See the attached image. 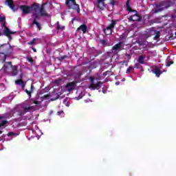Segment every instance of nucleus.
<instances>
[{
	"mask_svg": "<svg viewBox=\"0 0 176 176\" xmlns=\"http://www.w3.org/2000/svg\"><path fill=\"white\" fill-rule=\"evenodd\" d=\"M23 14H30L32 12L38 13L39 12V3H34L31 6L27 5H21L19 6Z\"/></svg>",
	"mask_w": 176,
	"mask_h": 176,
	"instance_id": "f257e3e1",
	"label": "nucleus"
},
{
	"mask_svg": "<svg viewBox=\"0 0 176 176\" xmlns=\"http://www.w3.org/2000/svg\"><path fill=\"white\" fill-rule=\"evenodd\" d=\"M130 1L131 0H127L126 3V8L129 13H135L133 15H131L129 18V21H141V19H142L140 14H138V12L135 10L131 9V7H130Z\"/></svg>",
	"mask_w": 176,
	"mask_h": 176,
	"instance_id": "f03ea898",
	"label": "nucleus"
},
{
	"mask_svg": "<svg viewBox=\"0 0 176 176\" xmlns=\"http://www.w3.org/2000/svg\"><path fill=\"white\" fill-rule=\"evenodd\" d=\"M176 3V0H168L166 1H161L160 3L155 4L156 8H160L162 10L171 8Z\"/></svg>",
	"mask_w": 176,
	"mask_h": 176,
	"instance_id": "7ed1b4c3",
	"label": "nucleus"
},
{
	"mask_svg": "<svg viewBox=\"0 0 176 176\" xmlns=\"http://www.w3.org/2000/svg\"><path fill=\"white\" fill-rule=\"evenodd\" d=\"M65 5L68 9H73L76 10L77 13H80V8H79V4L76 3V0H66Z\"/></svg>",
	"mask_w": 176,
	"mask_h": 176,
	"instance_id": "20e7f679",
	"label": "nucleus"
},
{
	"mask_svg": "<svg viewBox=\"0 0 176 176\" xmlns=\"http://www.w3.org/2000/svg\"><path fill=\"white\" fill-rule=\"evenodd\" d=\"M89 80L91 83L89 85V89H91V90H98L101 87L100 85H102L101 81H98L96 82V81H94V77L93 76L89 77Z\"/></svg>",
	"mask_w": 176,
	"mask_h": 176,
	"instance_id": "39448f33",
	"label": "nucleus"
},
{
	"mask_svg": "<svg viewBox=\"0 0 176 176\" xmlns=\"http://www.w3.org/2000/svg\"><path fill=\"white\" fill-rule=\"evenodd\" d=\"M118 20H112L111 24H109L105 29H103V32L105 35H112V31L116 25Z\"/></svg>",
	"mask_w": 176,
	"mask_h": 176,
	"instance_id": "423d86ee",
	"label": "nucleus"
},
{
	"mask_svg": "<svg viewBox=\"0 0 176 176\" xmlns=\"http://www.w3.org/2000/svg\"><path fill=\"white\" fill-rule=\"evenodd\" d=\"M32 17H34V20L32 24L33 25H35L36 28H38V30L41 31V30H42V25L41 24V23L38 22V20L41 19V16L38 13H33Z\"/></svg>",
	"mask_w": 176,
	"mask_h": 176,
	"instance_id": "0eeeda50",
	"label": "nucleus"
},
{
	"mask_svg": "<svg viewBox=\"0 0 176 176\" xmlns=\"http://www.w3.org/2000/svg\"><path fill=\"white\" fill-rule=\"evenodd\" d=\"M124 45V43L119 42L112 47L111 52L113 54H118L119 52H121L122 47Z\"/></svg>",
	"mask_w": 176,
	"mask_h": 176,
	"instance_id": "6e6552de",
	"label": "nucleus"
},
{
	"mask_svg": "<svg viewBox=\"0 0 176 176\" xmlns=\"http://www.w3.org/2000/svg\"><path fill=\"white\" fill-rule=\"evenodd\" d=\"M12 46L9 43H4L0 45V52L8 54L9 53V49H11Z\"/></svg>",
	"mask_w": 176,
	"mask_h": 176,
	"instance_id": "1a4fd4ad",
	"label": "nucleus"
},
{
	"mask_svg": "<svg viewBox=\"0 0 176 176\" xmlns=\"http://www.w3.org/2000/svg\"><path fill=\"white\" fill-rule=\"evenodd\" d=\"M13 34H16V32L10 31V29H9V28L5 26V29L3 31V35L8 36L9 41H12V36L10 35H13Z\"/></svg>",
	"mask_w": 176,
	"mask_h": 176,
	"instance_id": "9d476101",
	"label": "nucleus"
},
{
	"mask_svg": "<svg viewBox=\"0 0 176 176\" xmlns=\"http://www.w3.org/2000/svg\"><path fill=\"white\" fill-rule=\"evenodd\" d=\"M39 16L41 17H49V14L47 13V12H46V10H45V3L42 4V6H41V5L39 4Z\"/></svg>",
	"mask_w": 176,
	"mask_h": 176,
	"instance_id": "9b49d317",
	"label": "nucleus"
},
{
	"mask_svg": "<svg viewBox=\"0 0 176 176\" xmlns=\"http://www.w3.org/2000/svg\"><path fill=\"white\" fill-rule=\"evenodd\" d=\"M152 68H153L152 69L153 74H155L157 78H160V75L163 74V72H162V70H160V69L156 65L152 66Z\"/></svg>",
	"mask_w": 176,
	"mask_h": 176,
	"instance_id": "f8f14e48",
	"label": "nucleus"
},
{
	"mask_svg": "<svg viewBox=\"0 0 176 176\" xmlns=\"http://www.w3.org/2000/svg\"><path fill=\"white\" fill-rule=\"evenodd\" d=\"M24 113V111L21 110L19 107H16L13 109V115H14V116L21 118V116H24V115H25V114H21V113Z\"/></svg>",
	"mask_w": 176,
	"mask_h": 176,
	"instance_id": "ddd939ff",
	"label": "nucleus"
},
{
	"mask_svg": "<svg viewBox=\"0 0 176 176\" xmlns=\"http://www.w3.org/2000/svg\"><path fill=\"white\" fill-rule=\"evenodd\" d=\"M75 87H76V82L75 81L69 82L66 84V89H68L69 91L75 90Z\"/></svg>",
	"mask_w": 176,
	"mask_h": 176,
	"instance_id": "4468645a",
	"label": "nucleus"
},
{
	"mask_svg": "<svg viewBox=\"0 0 176 176\" xmlns=\"http://www.w3.org/2000/svg\"><path fill=\"white\" fill-rule=\"evenodd\" d=\"M5 5H7V6H9L10 8L13 10V12H16L17 10L14 8V1L13 0H6Z\"/></svg>",
	"mask_w": 176,
	"mask_h": 176,
	"instance_id": "2eb2a0df",
	"label": "nucleus"
},
{
	"mask_svg": "<svg viewBox=\"0 0 176 176\" xmlns=\"http://www.w3.org/2000/svg\"><path fill=\"white\" fill-rule=\"evenodd\" d=\"M97 3L100 10H104L105 9V0H98Z\"/></svg>",
	"mask_w": 176,
	"mask_h": 176,
	"instance_id": "dca6fc26",
	"label": "nucleus"
},
{
	"mask_svg": "<svg viewBox=\"0 0 176 176\" xmlns=\"http://www.w3.org/2000/svg\"><path fill=\"white\" fill-rule=\"evenodd\" d=\"M32 108H33L32 106H28V107L22 106V109H23V113H21V115H25V113H27V112H30V111H31Z\"/></svg>",
	"mask_w": 176,
	"mask_h": 176,
	"instance_id": "f3484780",
	"label": "nucleus"
},
{
	"mask_svg": "<svg viewBox=\"0 0 176 176\" xmlns=\"http://www.w3.org/2000/svg\"><path fill=\"white\" fill-rule=\"evenodd\" d=\"M109 5H111L112 8H114L115 6H119V0H109Z\"/></svg>",
	"mask_w": 176,
	"mask_h": 176,
	"instance_id": "a211bd4d",
	"label": "nucleus"
},
{
	"mask_svg": "<svg viewBox=\"0 0 176 176\" xmlns=\"http://www.w3.org/2000/svg\"><path fill=\"white\" fill-rule=\"evenodd\" d=\"M82 31L83 34H86L87 32V26H86V25L82 24L78 28V31Z\"/></svg>",
	"mask_w": 176,
	"mask_h": 176,
	"instance_id": "6ab92c4d",
	"label": "nucleus"
},
{
	"mask_svg": "<svg viewBox=\"0 0 176 176\" xmlns=\"http://www.w3.org/2000/svg\"><path fill=\"white\" fill-rule=\"evenodd\" d=\"M25 91L26 92V94H28V96H29L30 97H31V95L32 94V93L34 92V85L32 84H31L30 85V90L28 91V89H25Z\"/></svg>",
	"mask_w": 176,
	"mask_h": 176,
	"instance_id": "aec40b11",
	"label": "nucleus"
},
{
	"mask_svg": "<svg viewBox=\"0 0 176 176\" xmlns=\"http://www.w3.org/2000/svg\"><path fill=\"white\" fill-rule=\"evenodd\" d=\"M6 54H4L3 52H0V61H2V63H5L6 61Z\"/></svg>",
	"mask_w": 176,
	"mask_h": 176,
	"instance_id": "412c9836",
	"label": "nucleus"
},
{
	"mask_svg": "<svg viewBox=\"0 0 176 176\" xmlns=\"http://www.w3.org/2000/svg\"><path fill=\"white\" fill-rule=\"evenodd\" d=\"M139 64H145V56L140 55L138 59Z\"/></svg>",
	"mask_w": 176,
	"mask_h": 176,
	"instance_id": "4be33fe9",
	"label": "nucleus"
},
{
	"mask_svg": "<svg viewBox=\"0 0 176 176\" xmlns=\"http://www.w3.org/2000/svg\"><path fill=\"white\" fill-rule=\"evenodd\" d=\"M23 82H24V81H23V74H21L20 79L16 80L15 81V85H19V86H21Z\"/></svg>",
	"mask_w": 176,
	"mask_h": 176,
	"instance_id": "5701e85b",
	"label": "nucleus"
},
{
	"mask_svg": "<svg viewBox=\"0 0 176 176\" xmlns=\"http://www.w3.org/2000/svg\"><path fill=\"white\" fill-rule=\"evenodd\" d=\"M154 41H157L160 38V31L155 30L154 31Z\"/></svg>",
	"mask_w": 176,
	"mask_h": 176,
	"instance_id": "b1692460",
	"label": "nucleus"
},
{
	"mask_svg": "<svg viewBox=\"0 0 176 176\" xmlns=\"http://www.w3.org/2000/svg\"><path fill=\"white\" fill-rule=\"evenodd\" d=\"M11 67L12 68V74L13 75V76H16V75H17V66L16 65H12Z\"/></svg>",
	"mask_w": 176,
	"mask_h": 176,
	"instance_id": "393cba45",
	"label": "nucleus"
},
{
	"mask_svg": "<svg viewBox=\"0 0 176 176\" xmlns=\"http://www.w3.org/2000/svg\"><path fill=\"white\" fill-rule=\"evenodd\" d=\"M160 12H163V9H161L160 8H157L152 10V13L154 14H156Z\"/></svg>",
	"mask_w": 176,
	"mask_h": 176,
	"instance_id": "a878e982",
	"label": "nucleus"
},
{
	"mask_svg": "<svg viewBox=\"0 0 176 176\" xmlns=\"http://www.w3.org/2000/svg\"><path fill=\"white\" fill-rule=\"evenodd\" d=\"M131 72H134V67L129 66L126 71V74H131Z\"/></svg>",
	"mask_w": 176,
	"mask_h": 176,
	"instance_id": "bb28decb",
	"label": "nucleus"
},
{
	"mask_svg": "<svg viewBox=\"0 0 176 176\" xmlns=\"http://www.w3.org/2000/svg\"><path fill=\"white\" fill-rule=\"evenodd\" d=\"M74 76H75L76 79L80 78V76H82V72L79 71V72L75 73Z\"/></svg>",
	"mask_w": 176,
	"mask_h": 176,
	"instance_id": "cd10ccee",
	"label": "nucleus"
},
{
	"mask_svg": "<svg viewBox=\"0 0 176 176\" xmlns=\"http://www.w3.org/2000/svg\"><path fill=\"white\" fill-rule=\"evenodd\" d=\"M36 41H38V38H33L32 41L28 43V45H35V42H36Z\"/></svg>",
	"mask_w": 176,
	"mask_h": 176,
	"instance_id": "c85d7f7f",
	"label": "nucleus"
},
{
	"mask_svg": "<svg viewBox=\"0 0 176 176\" xmlns=\"http://www.w3.org/2000/svg\"><path fill=\"white\" fill-rule=\"evenodd\" d=\"M6 124H8V120H3L1 121V123H0V127H3V126H5Z\"/></svg>",
	"mask_w": 176,
	"mask_h": 176,
	"instance_id": "c756f323",
	"label": "nucleus"
},
{
	"mask_svg": "<svg viewBox=\"0 0 176 176\" xmlns=\"http://www.w3.org/2000/svg\"><path fill=\"white\" fill-rule=\"evenodd\" d=\"M141 63H137L135 64L134 68H136L137 69H140V68H142V66L140 65Z\"/></svg>",
	"mask_w": 176,
	"mask_h": 176,
	"instance_id": "7c9ffc66",
	"label": "nucleus"
},
{
	"mask_svg": "<svg viewBox=\"0 0 176 176\" xmlns=\"http://www.w3.org/2000/svg\"><path fill=\"white\" fill-rule=\"evenodd\" d=\"M0 21L1 23H5V21H6V17L0 15Z\"/></svg>",
	"mask_w": 176,
	"mask_h": 176,
	"instance_id": "2f4dec72",
	"label": "nucleus"
},
{
	"mask_svg": "<svg viewBox=\"0 0 176 176\" xmlns=\"http://www.w3.org/2000/svg\"><path fill=\"white\" fill-rule=\"evenodd\" d=\"M111 72H112L111 70H110V71H107V72H105L103 73V76H107V75H110Z\"/></svg>",
	"mask_w": 176,
	"mask_h": 176,
	"instance_id": "473e14b6",
	"label": "nucleus"
},
{
	"mask_svg": "<svg viewBox=\"0 0 176 176\" xmlns=\"http://www.w3.org/2000/svg\"><path fill=\"white\" fill-rule=\"evenodd\" d=\"M8 137H12L13 135H16V133L14 132H9L8 134H7Z\"/></svg>",
	"mask_w": 176,
	"mask_h": 176,
	"instance_id": "72a5a7b5",
	"label": "nucleus"
},
{
	"mask_svg": "<svg viewBox=\"0 0 176 176\" xmlns=\"http://www.w3.org/2000/svg\"><path fill=\"white\" fill-rule=\"evenodd\" d=\"M26 59L28 61V63H34V59H32V57H27Z\"/></svg>",
	"mask_w": 176,
	"mask_h": 176,
	"instance_id": "f704fd0d",
	"label": "nucleus"
},
{
	"mask_svg": "<svg viewBox=\"0 0 176 176\" xmlns=\"http://www.w3.org/2000/svg\"><path fill=\"white\" fill-rule=\"evenodd\" d=\"M172 64H174V61H173V60L168 61L166 63V67H170V65H172Z\"/></svg>",
	"mask_w": 176,
	"mask_h": 176,
	"instance_id": "c9c22d12",
	"label": "nucleus"
},
{
	"mask_svg": "<svg viewBox=\"0 0 176 176\" xmlns=\"http://www.w3.org/2000/svg\"><path fill=\"white\" fill-rule=\"evenodd\" d=\"M61 80H62L61 78H58V79H56L54 82L56 85H58L60 83V82H61Z\"/></svg>",
	"mask_w": 176,
	"mask_h": 176,
	"instance_id": "e433bc0d",
	"label": "nucleus"
},
{
	"mask_svg": "<svg viewBox=\"0 0 176 176\" xmlns=\"http://www.w3.org/2000/svg\"><path fill=\"white\" fill-rule=\"evenodd\" d=\"M63 28H63V27H61V26L60 25V23H58V22L57 30H63Z\"/></svg>",
	"mask_w": 176,
	"mask_h": 176,
	"instance_id": "4c0bfd02",
	"label": "nucleus"
},
{
	"mask_svg": "<svg viewBox=\"0 0 176 176\" xmlns=\"http://www.w3.org/2000/svg\"><path fill=\"white\" fill-rule=\"evenodd\" d=\"M125 56L126 58H129V60H130L131 58V54H125Z\"/></svg>",
	"mask_w": 176,
	"mask_h": 176,
	"instance_id": "58836bf2",
	"label": "nucleus"
},
{
	"mask_svg": "<svg viewBox=\"0 0 176 176\" xmlns=\"http://www.w3.org/2000/svg\"><path fill=\"white\" fill-rule=\"evenodd\" d=\"M68 56L67 55H64L63 56L60 57V60H65Z\"/></svg>",
	"mask_w": 176,
	"mask_h": 176,
	"instance_id": "ea45409f",
	"label": "nucleus"
},
{
	"mask_svg": "<svg viewBox=\"0 0 176 176\" xmlns=\"http://www.w3.org/2000/svg\"><path fill=\"white\" fill-rule=\"evenodd\" d=\"M1 27H4V30H5V27H6V21L3 22Z\"/></svg>",
	"mask_w": 176,
	"mask_h": 176,
	"instance_id": "a19ab883",
	"label": "nucleus"
},
{
	"mask_svg": "<svg viewBox=\"0 0 176 176\" xmlns=\"http://www.w3.org/2000/svg\"><path fill=\"white\" fill-rule=\"evenodd\" d=\"M61 113H64V111H58V112H57V115H58V116H60V115H61Z\"/></svg>",
	"mask_w": 176,
	"mask_h": 176,
	"instance_id": "79ce46f5",
	"label": "nucleus"
},
{
	"mask_svg": "<svg viewBox=\"0 0 176 176\" xmlns=\"http://www.w3.org/2000/svg\"><path fill=\"white\" fill-rule=\"evenodd\" d=\"M33 104H36V105H38L39 101L34 100V101H33Z\"/></svg>",
	"mask_w": 176,
	"mask_h": 176,
	"instance_id": "37998d69",
	"label": "nucleus"
},
{
	"mask_svg": "<svg viewBox=\"0 0 176 176\" xmlns=\"http://www.w3.org/2000/svg\"><path fill=\"white\" fill-rule=\"evenodd\" d=\"M21 86L23 90H24V87H25V84L23 82V84H21Z\"/></svg>",
	"mask_w": 176,
	"mask_h": 176,
	"instance_id": "c03bdc74",
	"label": "nucleus"
},
{
	"mask_svg": "<svg viewBox=\"0 0 176 176\" xmlns=\"http://www.w3.org/2000/svg\"><path fill=\"white\" fill-rule=\"evenodd\" d=\"M32 50H33V52H34V53H36V49L35 47H32Z\"/></svg>",
	"mask_w": 176,
	"mask_h": 176,
	"instance_id": "a18cd8bd",
	"label": "nucleus"
},
{
	"mask_svg": "<svg viewBox=\"0 0 176 176\" xmlns=\"http://www.w3.org/2000/svg\"><path fill=\"white\" fill-rule=\"evenodd\" d=\"M47 97H49V95H45L43 98H47Z\"/></svg>",
	"mask_w": 176,
	"mask_h": 176,
	"instance_id": "49530a36",
	"label": "nucleus"
},
{
	"mask_svg": "<svg viewBox=\"0 0 176 176\" xmlns=\"http://www.w3.org/2000/svg\"><path fill=\"white\" fill-rule=\"evenodd\" d=\"M7 64H8V65H11L12 67V62H7Z\"/></svg>",
	"mask_w": 176,
	"mask_h": 176,
	"instance_id": "de8ad7c7",
	"label": "nucleus"
},
{
	"mask_svg": "<svg viewBox=\"0 0 176 176\" xmlns=\"http://www.w3.org/2000/svg\"><path fill=\"white\" fill-rule=\"evenodd\" d=\"M105 42H106L105 40L102 41V43H103V44L105 43Z\"/></svg>",
	"mask_w": 176,
	"mask_h": 176,
	"instance_id": "09e8293b",
	"label": "nucleus"
},
{
	"mask_svg": "<svg viewBox=\"0 0 176 176\" xmlns=\"http://www.w3.org/2000/svg\"><path fill=\"white\" fill-rule=\"evenodd\" d=\"M3 119V116H0V120Z\"/></svg>",
	"mask_w": 176,
	"mask_h": 176,
	"instance_id": "8fccbe9b",
	"label": "nucleus"
},
{
	"mask_svg": "<svg viewBox=\"0 0 176 176\" xmlns=\"http://www.w3.org/2000/svg\"><path fill=\"white\" fill-rule=\"evenodd\" d=\"M3 131H0V134H2Z\"/></svg>",
	"mask_w": 176,
	"mask_h": 176,
	"instance_id": "3c124183",
	"label": "nucleus"
},
{
	"mask_svg": "<svg viewBox=\"0 0 176 176\" xmlns=\"http://www.w3.org/2000/svg\"><path fill=\"white\" fill-rule=\"evenodd\" d=\"M116 85H119V82H116Z\"/></svg>",
	"mask_w": 176,
	"mask_h": 176,
	"instance_id": "603ef678",
	"label": "nucleus"
},
{
	"mask_svg": "<svg viewBox=\"0 0 176 176\" xmlns=\"http://www.w3.org/2000/svg\"><path fill=\"white\" fill-rule=\"evenodd\" d=\"M103 91V93H105V91Z\"/></svg>",
	"mask_w": 176,
	"mask_h": 176,
	"instance_id": "864d4df0",
	"label": "nucleus"
},
{
	"mask_svg": "<svg viewBox=\"0 0 176 176\" xmlns=\"http://www.w3.org/2000/svg\"><path fill=\"white\" fill-rule=\"evenodd\" d=\"M2 34L0 33V36H1Z\"/></svg>",
	"mask_w": 176,
	"mask_h": 176,
	"instance_id": "5fc2aeb1",
	"label": "nucleus"
},
{
	"mask_svg": "<svg viewBox=\"0 0 176 176\" xmlns=\"http://www.w3.org/2000/svg\"><path fill=\"white\" fill-rule=\"evenodd\" d=\"M0 141H2V139H0Z\"/></svg>",
	"mask_w": 176,
	"mask_h": 176,
	"instance_id": "6e6d98bb",
	"label": "nucleus"
},
{
	"mask_svg": "<svg viewBox=\"0 0 176 176\" xmlns=\"http://www.w3.org/2000/svg\"><path fill=\"white\" fill-rule=\"evenodd\" d=\"M57 98H58V96H57Z\"/></svg>",
	"mask_w": 176,
	"mask_h": 176,
	"instance_id": "4d7b16f0",
	"label": "nucleus"
}]
</instances>
